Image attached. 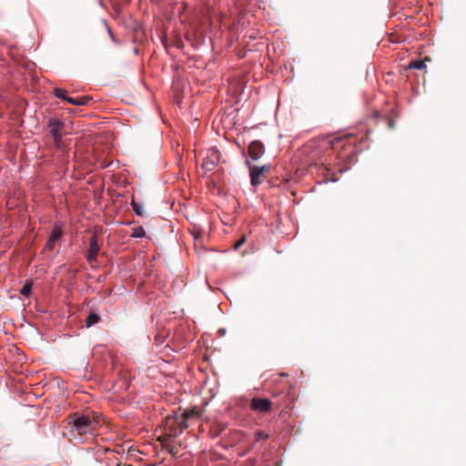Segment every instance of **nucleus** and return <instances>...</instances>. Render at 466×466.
Listing matches in <instances>:
<instances>
[{
	"label": "nucleus",
	"instance_id": "1a4fd4ad",
	"mask_svg": "<svg viewBox=\"0 0 466 466\" xmlns=\"http://www.w3.org/2000/svg\"><path fill=\"white\" fill-rule=\"evenodd\" d=\"M99 252V246L97 243L96 235H93L89 240V247L87 250L86 258L89 262L96 260L97 254Z\"/></svg>",
	"mask_w": 466,
	"mask_h": 466
},
{
	"label": "nucleus",
	"instance_id": "0eeeda50",
	"mask_svg": "<svg viewBox=\"0 0 466 466\" xmlns=\"http://www.w3.org/2000/svg\"><path fill=\"white\" fill-rule=\"evenodd\" d=\"M272 408V401L267 398L254 397L250 400V409L258 412H268Z\"/></svg>",
	"mask_w": 466,
	"mask_h": 466
},
{
	"label": "nucleus",
	"instance_id": "39448f33",
	"mask_svg": "<svg viewBox=\"0 0 466 466\" xmlns=\"http://www.w3.org/2000/svg\"><path fill=\"white\" fill-rule=\"evenodd\" d=\"M64 127L65 124L57 118H50L48 121V128L54 139V146L57 149L63 147L62 137Z\"/></svg>",
	"mask_w": 466,
	"mask_h": 466
},
{
	"label": "nucleus",
	"instance_id": "7ed1b4c3",
	"mask_svg": "<svg viewBox=\"0 0 466 466\" xmlns=\"http://www.w3.org/2000/svg\"><path fill=\"white\" fill-rule=\"evenodd\" d=\"M245 164L248 167L250 183L253 187L260 185L270 170V165H264L260 167L252 166L249 160H246Z\"/></svg>",
	"mask_w": 466,
	"mask_h": 466
},
{
	"label": "nucleus",
	"instance_id": "5701e85b",
	"mask_svg": "<svg viewBox=\"0 0 466 466\" xmlns=\"http://www.w3.org/2000/svg\"><path fill=\"white\" fill-rule=\"evenodd\" d=\"M127 466H132V465H127Z\"/></svg>",
	"mask_w": 466,
	"mask_h": 466
},
{
	"label": "nucleus",
	"instance_id": "a211bd4d",
	"mask_svg": "<svg viewBox=\"0 0 466 466\" xmlns=\"http://www.w3.org/2000/svg\"><path fill=\"white\" fill-rule=\"evenodd\" d=\"M146 234L144 228L142 227H137L133 228V232L131 233L132 238H142Z\"/></svg>",
	"mask_w": 466,
	"mask_h": 466
},
{
	"label": "nucleus",
	"instance_id": "f8f14e48",
	"mask_svg": "<svg viewBox=\"0 0 466 466\" xmlns=\"http://www.w3.org/2000/svg\"><path fill=\"white\" fill-rule=\"evenodd\" d=\"M92 98L90 96H79V97H68L66 98V101L71 105L75 106H84L86 105Z\"/></svg>",
	"mask_w": 466,
	"mask_h": 466
},
{
	"label": "nucleus",
	"instance_id": "6e6552de",
	"mask_svg": "<svg viewBox=\"0 0 466 466\" xmlns=\"http://www.w3.org/2000/svg\"><path fill=\"white\" fill-rule=\"evenodd\" d=\"M264 152V145L258 140L252 141L248 146V156L253 160H258V158H260L263 156Z\"/></svg>",
	"mask_w": 466,
	"mask_h": 466
},
{
	"label": "nucleus",
	"instance_id": "ddd939ff",
	"mask_svg": "<svg viewBox=\"0 0 466 466\" xmlns=\"http://www.w3.org/2000/svg\"><path fill=\"white\" fill-rule=\"evenodd\" d=\"M346 139L343 137H335L327 142V144L330 147L331 149L337 150L339 148H343L345 147Z\"/></svg>",
	"mask_w": 466,
	"mask_h": 466
},
{
	"label": "nucleus",
	"instance_id": "f03ea898",
	"mask_svg": "<svg viewBox=\"0 0 466 466\" xmlns=\"http://www.w3.org/2000/svg\"><path fill=\"white\" fill-rule=\"evenodd\" d=\"M71 419L72 420L69 424H71L72 431H76L79 435L92 432L99 423V416L97 414L90 416L88 414L78 415L75 413L71 416Z\"/></svg>",
	"mask_w": 466,
	"mask_h": 466
},
{
	"label": "nucleus",
	"instance_id": "9b49d317",
	"mask_svg": "<svg viewBox=\"0 0 466 466\" xmlns=\"http://www.w3.org/2000/svg\"><path fill=\"white\" fill-rule=\"evenodd\" d=\"M180 416L183 418V420H185L186 422H187V420L189 419H192V418H195V417H199L200 416V410L198 408L195 407L193 409H190V410H186L182 412H179Z\"/></svg>",
	"mask_w": 466,
	"mask_h": 466
},
{
	"label": "nucleus",
	"instance_id": "6ab92c4d",
	"mask_svg": "<svg viewBox=\"0 0 466 466\" xmlns=\"http://www.w3.org/2000/svg\"><path fill=\"white\" fill-rule=\"evenodd\" d=\"M31 289H32V284L29 282H26L21 289V294L23 296L28 297L31 293Z\"/></svg>",
	"mask_w": 466,
	"mask_h": 466
},
{
	"label": "nucleus",
	"instance_id": "aec40b11",
	"mask_svg": "<svg viewBox=\"0 0 466 466\" xmlns=\"http://www.w3.org/2000/svg\"><path fill=\"white\" fill-rule=\"evenodd\" d=\"M246 241V238L245 237H242L239 240H238L235 244H234V248L235 249H238Z\"/></svg>",
	"mask_w": 466,
	"mask_h": 466
},
{
	"label": "nucleus",
	"instance_id": "9d476101",
	"mask_svg": "<svg viewBox=\"0 0 466 466\" xmlns=\"http://www.w3.org/2000/svg\"><path fill=\"white\" fill-rule=\"evenodd\" d=\"M62 229L59 227H56L49 236V238L46 244V248L50 250L53 249L56 241H57L62 237Z\"/></svg>",
	"mask_w": 466,
	"mask_h": 466
},
{
	"label": "nucleus",
	"instance_id": "4468645a",
	"mask_svg": "<svg viewBox=\"0 0 466 466\" xmlns=\"http://www.w3.org/2000/svg\"><path fill=\"white\" fill-rule=\"evenodd\" d=\"M100 320V317L99 315H97L96 313H94V312H91L86 319V326L87 328L96 324L98 321Z\"/></svg>",
	"mask_w": 466,
	"mask_h": 466
},
{
	"label": "nucleus",
	"instance_id": "f257e3e1",
	"mask_svg": "<svg viewBox=\"0 0 466 466\" xmlns=\"http://www.w3.org/2000/svg\"><path fill=\"white\" fill-rule=\"evenodd\" d=\"M187 422L180 416L179 411L174 412L165 420V433L157 438L162 447L166 449L172 456L176 457L178 453L180 443L175 441V438L180 435L184 430L187 429Z\"/></svg>",
	"mask_w": 466,
	"mask_h": 466
},
{
	"label": "nucleus",
	"instance_id": "f3484780",
	"mask_svg": "<svg viewBox=\"0 0 466 466\" xmlns=\"http://www.w3.org/2000/svg\"><path fill=\"white\" fill-rule=\"evenodd\" d=\"M54 95L58 97V98H61L63 100H66V98H68L69 96H66V91L63 88H59V87H56L54 89Z\"/></svg>",
	"mask_w": 466,
	"mask_h": 466
},
{
	"label": "nucleus",
	"instance_id": "412c9836",
	"mask_svg": "<svg viewBox=\"0 0 466 466\" xmlns=\"http://www.w3.org/2000/svg\"><path fill=\"white\" fill-rule=\"evenodd\" d=\"M268 438V436L267 434H265L264 432H258L257 433V440L259 441V440H267Z\"/></svg>",
	"mask_w": 466,
	"mask_h": 466
},
{
	"label": "nucleus",
	"instance_id": "20e7f679",
	"mask_svg": "<svg viewBox=\"0 0 466 466\" xmlns=\"http://www.w3.org/2000/svg\"><path fill=\"white\" fill-rule=\"evenodd\" d=\"M274 398H279V408H289L295 400V390L291 385L285 386L284 390H274L272 391Z\"/></svg>",
	"mask_w": 466,
	"mask_h": 466
},
{
	"label": "nucleus",
	"instance_id": "4be33fe9",
	"mask_svg": "<svg viewBox=\"0 0 466 466\" xmlns=\"http://www.w3.org/2000/svg\"><path fill=\"white\" fill-rule=\"evenodd\" d=\"M393 125H394L393 121H392V120H390V119H389V127H390V128H392V127H393Z\"/></svg>",
	"mask_w": 466,
	"mask_h": 466
},
{
	"label": "nucleus",
	"instance_id": "dca6fc26",
	"mask_svg": "<svg viewBox=\"0 0 466 466\" xmlns=\"http://www.w3.org/2000/svg\"><path fill=\"white\" fill-rule=\"evenodd\" d=\"M131 206H132V208L134 210V212L137 215V216H140V217H143L144 216V208H143V205L136 202L134 199H132L131 201Z\"/></svg>",
	"mask_w": 466,
	"mask_h": 466
},
{
	"label": "nucleus",
	"instance_id": "423d86ee",
	"mask_svg": "<svg viewBox=\"0 0 466 466\" xmlns=\"http://www.w3.org/2000/svg\"><path fill=\"white\" fill-rule=\"evenodd\" d=\"M220 161V153L216 148H209L205 157L202 167L207 171H212Z\"/></svg>",
	"mask_w": 466,
	"mask_h": 466
},
{
	"label": "nucleus",
	"instance_id": "2eb2a0df",
	"mask_svg": "<svg viewBox=\"0 0 466 466\" xmlns=\"http://www.w3.org/2000/svg\"><path fill=\"white\" fill-rule=\"evenodd\" d=\"M425 67V60H413L408 65L407 69H423Z\"/></svg>",
	"mask_w": 466,
	"mask_h": 466
}]
</instances>
